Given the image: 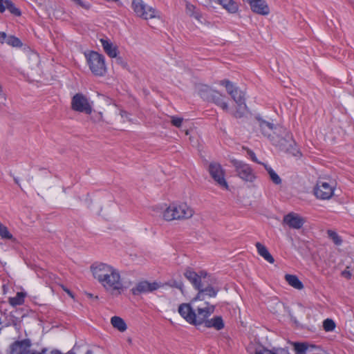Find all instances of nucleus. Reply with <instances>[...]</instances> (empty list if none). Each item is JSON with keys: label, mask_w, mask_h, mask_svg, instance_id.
Listing matches in <instances>:
<instances>
[{"label": "nucleus", "mask_w": 354, "mask_h": 354, "mask_svg": "<svg viewBox=\"0 0 354 354\" xmlns=\"http://www.w3.org/2000/svg\"><path fill=\"white\" fill-rule=\"evenodd\" d=\"M93 277L101 284L106 291L111 294H121L124 290L123 279L116 268L104 263L91 266Z\"/></svg>", "instance_id": "nucleus-1"}, {"label": "nucleus", "mask_w": 354, "mask_h": 354, "mask_svg": "<svg viewBox=\"0 0 354 354\" xmlns=\"http://www.w3.org/2000/svg\"><path fill=\"white\" fill-rule=\"evenodd\" d=\"M179 314L189 324L194 326L203 324L215 310V306L206 301L192 299L189 304L178 306Z\"/></svg>", "instance_id": "nucleus-2"}, {"label": "nucleus", "mask_w": 354, "mask_h": 354, "mask_svg": "<svg viewBox=\"0 0 354 354\" xmlns=\"http://www.w3.org/2000/svg\"><path fill=\"white\" fill-rule=\"evenodd\" d=\"M194 214V209L186 203H173L162 212V218L167 221L187 220Z\"/></svg>", "instance_id": "nucleus-3"}, {"label": "nucleus", "mask_w": 354, "mask_h": 354, "mask_svg": "<svg viewBox=\"0 0 354 354\" xmlns=\"http://www.w3.org/2000/svg\"><path fill=\"white\" fill-rule=\"evenodd\" d=\"M87 64L90 70L97 76H102L105 74L106 67L104 62V57L95 51H91L86 55Z\"/></svg>", "instance_id": "nucleus-4"}, {"label": "nucleus", "mask_w": 354, "mask_h": 354, "mask_svg": "<svg viewBox=\"0 0 354 354\" xmlns=\"http://www.w3.org/2000/svg\"><path fill=\"white\" fill-rule=\"evenodd\" d=\"M131 7L136 15L143 19L160 18L159 12L147 5L142 0H132Z\"/></svg>", "instance_id": "nucleus-5"}, {"label": "nucleus", "mask_w": 354, "mask_h": 354, "mask_svg": "<svg viewBox=\"0 0 354 354\" xmlns=\"http://www.w3.org/2000/svg\"><path fill=\"white\" fill-rule=\"evenodd\" d=\"M231 163L235 168L237 176L245 182L252 183L257 178V176L252 167L247 163L233 159Z\"/></svg>", "instance_id": "nucleus-6"}, {"label": "nucleus", "mask_w": 354, "mask_h": 354, "mask_svg": "<svg viewBox=\"0 0 354 354\" xmlns=\"http://www.w3.org/2000/svg\"><path fill=\"white\" fill-rule=\"evenodd\" d=\"M283 134L284 136L281 137L279 140L273 138V144L279 147L281 150L286 151L294 156H300L301 153L296 147L291 134L286 131H283Z\"/></svg>", "instance_id": "nucleus-7"}, {"label": "nucleus", "mask_w": 354, "mask_h": 354, "mask_svg": "<svg viewBox=\"0 0 354 354\" xmlns=\"http://www.w3.org/2000/svg\"><path fill=\"white\" fill-rule=\"evenodd\" d=\"M93 102H91L82 93H76L71 100V109L73 111L91 114L92 113Z\"/></svg>", "instance_id": "nucleus-8"}, {"label": "nucleus", "mask_w": 354, "mask_h": 354, "mask_svg": "<svg viewBox=\"0 0 354 354\" xmlns=\"http://www.w3.org/2000/svg\"><path fill=\"white\" fill-rule=\"evenodd\" d=\"M209 172L217 185L222 188L228 189V185L225 178L224 170L219 163L211 162L209 165Z\"/></svg>", "instance_id": "nucleus-9"}, {"label": "nucleus", "mask_w": 354, "mask_h": 354, "mask_svg": "<svg viewBox=\"0 0 354 354\" xmlns=\"http://www.w3.org/2000/svg\"><path fill=\"white\" fill-rule=\"evenodd\" d=\"M315 196L321 200H328L334 194V186L327 182L318 180L314 187Z\"/></svg>", "instance_id": "nucleus-10"}, {"label": "nucleus", "mask_w": 354, "mask_h": 354, "mask_svg": "<svg viewBox=\"0 0 354 354\" xmlns=\"http://www.w3.org/2000/svg\"><path fill=\"white\" fill-rule=\"evenodd\" d=\"M209 277L210 276L207 275L205 279H203V281L201 283V287L196 288L198 292L194 299L200 301H205V296H208L209 297H215L216 296L218 289L214 288L209 283Z\"/></svg>", "instance_id": "nucleus-11"}, {"label": "nucleus", "mask_w": 354, "mask_h": 354, "mask_svg": "<svg viewBox=\"0 0 354 354\" xmlns=\"http://www.w3.org/2000/svg\"><path fill=\"white\" fill-rule=\"evenodd\" d=\"M230 95L238 106L237 110L234 113V117L242 118L244 115L245 110L246 109L244 93L237 88L234 90L233 93L230 94Z\"/></svg>", "instance_id": "nucleus-12"}, {"label": "nucleus", "mask_w": 354, "mask_h": 354, "mask_svg": "<svg viewBox=\"0 0 354 354\" xmlns=\"http://www.w3.org/2000/svg\"><path fill=\"white\" fill-rule=\"evenodd\" d=\"M305 222L306 220L304 217L295 212H290L285 215L283 218V224L295 230L301 229Z\"/></svg>", "instance_id": "nucleus-13"}, {"label": "nucleus", "mask_w": 354, "mask_h": 354, "mask_svg": "<svg viewBox=\"0 0 354 354\" xmlns=\"http://www.w3.org/2000/svg\"><path fill=\"white\" fill-rule=\"evenodd\" d=\"M184 275L196 289L201 287V283L203 282V279H205L207 277V274L205 272L201 271L200 274H198L190 269L186 270Z\"/></svg>", "instance_id": "nucleus-14"}, {"label": "nucleus", "mask_w": 354, "mask_h": 354, "mask_svg": "<svg viewBox=\"0 0 354 354\" xmlns=\"http://www.w3.org/2000/svg\"><path fill=\"white\" fill-rule=\"evenodd\" d=\"M250 6L252 12L261 15H268L270 13L268 5L264 0H245Z\"/></svg>", "instance_id": "nucleus-15"}, {"label": "nucleus", "mask_w": 354, "mask_h": 354, "mask_svg": "<svg viewBox=\"0 0 354 354\" xmlns=\"http://www.w3.org/2000/svg\"><path fill=\"white\" fill-rule=\"evenodd\" d=\"M159 286L156 282L149 283L147 281H141L131 289V292L133 295H138L142 293L152 292L157 290Z\"/></svg>", "instance_id": "nucleus-16"}, {"label": "nucleus", "mask_w": 354, "mask_h": 354, "mask_svg": "<svg viewBox=\"0 0 354 354\" xmlns=\"http://www.w3.org/2000/svg\"><path fill=\"white\" fill-rule=\"evenodd\" d=\"M30 346L29 339L17 341L11 346L10 354H27Z\"/></svg>", "instance_id": "nucleus-17"}, {"label": "nucleus", "mask_w": 354, "mask_h": 354, "mask_svg": "<svg viewBox=\"0 0 354 354\" xmlns=\"http://www.w3.org/2000/svg\"><path fill=\"white\" fill-rule=\"evenodd\" d=\"M100 43L103 47L104 52L110 57H116L118 55V48L116 46L113 45L109 40L105 39H101Z\"/></svg>", "instance_id": "nucleus-18"}, {"label": "nucleus", "mask_w": 354, "mask_h": 354, "mask_svg": "<svg viewBox=\"0 0 354 354\" xmlns=\"http://www.w3.org/2000/svg\"><path fill=\"white\" fill-rule=\"evenodd\" d=\"M203 324L207 328H214L217 330L223 329L225 326L223 319L221 316H215L212 319H207Z\"/></svg>", "instance_id": "nucleus-19"}, {"label": "nucleus", "mask_w": 354, "mask_h": 354, "mask_svg": "<svg viewBox=\"0 0 354 354\" xmlns=\"http://www.w3.org/2000/svg\"><path fill=\"white\" fill-rule=\"evenodd\" d=\"M230 13H236L239 10L238 4L233 0H214Z\"/></svg>", "instance_id": "nucleus-20"}, {"label": "nucleus", "mask_w": 354, "mask_h": 354, "mask_svg": "<svg viewBox=\"0 0 354 354\" xmlns=\"http://www.w3.org/2000/svg\"><path fill=\"white\" fill-rule=\"evenodd\" d=\"M255 245L257 249V252L261 257L270 263H273L274 262L273 257L270 254L265 245L259 242H257Z\"/></svg>", "instance_id": "nucleus-21"}, {"label": "nucleus", "mask_w": 354, "mask_h": 354, "mask_svg": "<svg viewBox=\"0 0 354 354\" xmlns=\"http://www.w3.org/2000/svg\"><path fill=\"white\" fill-rule=\"evenodd\" d=\"M225 97L218 91H215L212 97H211L210 102H214L217 106H220L225 111L228 110V104L224 100Z\"/></svg>", "instance_id": "nucleus-22"}, {"label": "nucleus", "mask_w": 354, "mask_h": 354, "mask_svg": "<svg viewBox=\"0 0 354 354\" xmlns=\"http://www.w3.org/2000/svg\"><path fill=\"white\" fill-rule=\"evenodd\" d=\"M215 90H213L207 85H201L198 87L199 95L205 100L210 101Z\"/></svg>", "instance_id": "nucleus-23"}, {"label": "nucleus", "mask_w": 354, "mask_h": 354, "mask_svg": "<svg viewBox=\"0 0 354 354\" xmlns=\"http://www.w3.org/2000/svg\"><path fill=\"white\" fill-rule=\"evenodd\" d=\"M260 127L262 131V133L270 138L272 141L273 138L277 140H279L282 136H277L276 137L271 135V131L273 130V124L268 122H261L260 124Z\"/></svg>", "instance_id": "nucleus-24"}, {"label": "nucleus", "mask_w": 354, "mask_h": 354, "mask_svg": "<svg viewBox=\"0 0 354 354\" xmlns=\"http://www.w3.org/2000/svg\"><path fill=\"white\" fill-rule=\"evenodd\" d=\"M111 324L113 328L118 330L120 332H124L127 328L124 320L120 317L114 316L111 317Z\"/></svg>", "instance_id": "nucleus-25"}, {"label": "nucleus", "mask_w": 354, "mask_h": 354, "mask_svg": "<svg viewBox=\"0 0 354 354\" xmlns=\"http://www.w3.org/2000/svg\"><path fill=\"white\" fill-rule=\"evenodd\" d=\"M285 279L288 283L295 289H303L304 285L296 275L286 274Z\"/></svg>", "instance_id": "nucleus-26"}, {"label": "nucleus", "mask_w": 354, "mask_h": 354, "mask_svg": "<svg viewBox=\"0 0 354 354\" xmlns=\"http://www.w3.org/2000/svg\"><path fill=\"white\" fill-rule=\"evenodd\" d=\"M266 170L267 171L268 174H269L270 180L275 184V185H280L281 183V178L279 177V176L270 167L269 165L266 164H263Z\"/></svg>", "instance_id": "nucleus-27"}, {"label": "nucleus", "mask_w": 354, "mask_h": 354, "mask_svg": "<svg viewBox=\"0 0 354 354\" xmlns=\"http://www.w3.org/2000/svg\"><path fill=\"white\" fill-rule=\"evenodd\" d=\"M25 294L24 292H17L14 297L9 298V303L13 306L21 305L24 301Z\"/></svg>", "instance_id": "nucleus-28"}, {"label": "nucleus", "mask_w": 354, "mask_h": 354, "mask_svg": "<svg viewBox=\"0 0 354 354\" xmlns=\"http://www.w3.org/2000/svg\"><path fill=\"white\" fill-rule=\"evenodd\" d=\"M3 5L12 15L15 16H21V12L17 8L15 4L10 0H4Z\"/></svg>", "instance_id": "nucleus-29"}, {"label": "nucleus", "mask_w": 354, "mask_h": 354, "mask_svg": "<svg viewBox=\"0 0 354 354\" xmlns=\"http://www.w3.org/2000/svg\"><path fill=\"white\" fill-rule=\"evenodd\" d=\"M0 236L4 239L15 240L8 227L0 223Z\"/></svg>", "instance_id": "nucleus-30"}, {"label": "nucleus", "mask_w": 354, "mask_h": 354, "mask_svg": "<svg viewBox=\"0 0 354 354\" xmlns=\"http://www.w3.org/2000/svg\"><path fill=\"white\" fill-rule=\"evenodd\" d=\"M247 351L250 354H277L276 351L274 352L268 349H257L253 346H248Z\"/></svg>", "instance_id": "nucleus-31"}, {"label": "nucleus", "mask_w": 354, "mask_h": 354, "mask_svg": "<svg viewBox=\"0 0 354 354\" xmlns=\"http://www.w3.org/2000/svg\"><path fill=\"white\" fill-rule=\"evenodd\" d=\"M327 234L328 237L333 241L336 245H340L342 243V238L337 234V232L333 230H328Z\"/></svg>", "instance_id": "nucleus-32"}, {"label": "nucleus", "mask_w": 354, "mask_h": 354, "mask_svg": "<svg viewBox=\"0 0 354 354\" xmlns=\"http://www.w3.org/2000/svg\"><path fill=\"white\" fill-rule=\"evenodd\" d=\"M221 85L225 87L226 88V91L227 92V93L230 95L231 93H233L234 90H235L236 88H237L236 86H235L232 82H231L230 80H223L221 81H220V83H219Z\"/></svg>", "instance_id": "nucleus-33"}, {"label": "nucleus", "mask_w": 354, "mask_h": 354, "mask_svg": "<svg viewBox=\"0 0 354 354\" xmlns=\"http://www.w3.org/2000/svg\"><path fill=\"white\" fill-rule=\"evenodd\" d=\"M6 43L13 47H21L22 46V43L20 39L13 35H10L6 39Z\"/></svg>", "instance_id": "nucleus-34"}, {"label": "nucleus", "mask_w": 354, "mask_h": 354, "mask_svg": "<svg viewBox=\"0 0 354 354\" xmlns=\"http://www.w3.org/2000/svg\"><path fill=\"white\" fill-rule=\"evenodd\" d=\"M323 327L326 331H332L335 328V324L333 320L326 319L323 322Z\"/></svg>", "instance_id": "nucleus-35"}, {"label": "nucleus", "mask_w": 354, "mask_h": 354, "mask_svg": "<svg viewBox=\"0 0 354 354\" xmlns=\"http://www.w3.org/2000/svg\"><path fill=\"white\" fill-rule=\"evenodd\" d=\"M183 119L182 118H177V117H171V124L176 127H180L183 123Z\"/></svg>", "instance_id": "nucleus-36"}, {"label": "nucleus", "mask_w": 354, "mask_h": 354, "mask_svg": "<svg viewBox=\"0 0 354 354\" xmlns=\"http://www.w3.org/2000/svg\"><path fill=\"white\" fill-rule=\"evenodd\" d=\"M247 153H248V155L250 157V158L252 159V161H254V162H255L257 163H259V164H261V162H259L257 160L255 153L252 150L248 149ZM263 164V163H262V165Z\"/></svg>", "instance_id": "nucleus-37"}, {"label": "nucleus", "mask_w": 354, "mask_h": 354, "mask_svg": "<svg viewBox=\"0 0 354 354\" xmlns=\"http://www.w3.org/2000/svg\"><path fill=\"white\" fill-rule=\"evenodd\" d=\"M349 267L347 266L346 268L342 272V275L347 279H350L352 276V274L348 270Z\"/></svg>", "instance_id": "nucleus-38"}, {"label": "nucleus", "mask_w": 354, "mask_h": 354, "mask_svg": "<svg viewBox=\"0 0 354 354\" xmlns=\"http://www.w3.org/2000/svg\"><path fill=\"white\" fill-rule=\"evenodd\" d=\"M8 37L5 32H0V43L3 44L5 41L6 42Z\"/></svg>", "instance_id": "nucleus-39"}, {"label": "nucleus", "mask_w": 354, "mask_h": 354, "mask_svg": "<svg viewBox=\"0 0 354 354\" xmlns=\"http://www.w3.org/2000/svg\"><path fill=\"white\" fill-rule=\"evenodd\" d=\"M276 353L277 354H290L288 349L286 348H277Z\"/></svg>", "instance_id": "nucleus-40"}, {"label": "nucleus", "mask_w": 354, "mask_h": 354, "mask_svg": "<svg viewBox=\"0 0 354 354\" xmlns=\"http://www.w3.org/2000/svg\"><path fill=\"white\" fill-rule=\"evenodd\" d=\"M173 286H175L176 288L180 289L181 292H183V284L181 282H174Z\"/></svg>", "instance_id": "nucleus-41"}, {"label": "nucleus", "mask_w": 354, "mask_h": 354, "mask_svg": "<svg viewBox=\"0 0 354 354\" xmlns=\"http://www.w3.org/2000/svg\"><path fill=\"white\" fill-rule=\"evenodd\" d=\"M3 0H0V12H3L6 10V7L3 5Z\"/></svg>", "instance_id": "nucleus-42"}, {"label": "nucleus", "mask_w": 354, "mask_h": 354, "mask_svg": "<svg viewBox=\"0 0 354 354\" xmlns=\"http://www.w3.org/2000/svg\"><path fill=\"white\" fill-rule=\"evenodd\" d=\"M102 120V113L101 112H99L96 114V118L95 119V121H101Z\"/></svg>", "instance_id": "nucleus-43"}, {"label": "nucleus", "mask_w": 354, "mask_h": 354, "mask_svg": "<svg viewBox=\"0 0 354 354\" xmlns=\"http://www.w3.org/2000/svg\"><path fill=\"white\" fill-rule=\"evenodd\" d=\"M50 354H62V353L57 350H53L50 352ZM66 354H75V353H72V352H68Z\"/></svg>", "instance_id": "nucleus-44"}, {"label": "nucleus", "mask_w": 354, "mask_h": 354, "mask_svg": "<svg viewBox=\"0 0 354 354\" xmlns=\"http://www.w3.org/2000/svg\"><path fill=\"white\" fill-rule=\"evenodd\" d=\"M46 351V349H43L41 353H37V352H31L30 350L28 351L27 354H44V353Z\"/></svg>", "instance_id": "nucleus-45"}, {"label": "nucleus", "mask_w": 354, "mask_h": 354, "mask_svg": "<svg viewBox=\"0 0 354 354\" xmlns=\"http://www.w3.org/2000/svg\"><path fill=\"white\" fill-rule=\"evenodd\" d=\"M194 17L196 19H197L198 20H200V17H201V16H200L199 13L196 12V13L194 15Z\"/></svg>", "instance_id": "nucleus-46"}, {"label": "nucleus", "mask_w": 354, "mask_h": 354, "mask_svg": "<svg viewBox=\"0 0 354 354\" xmlns=\"http://www.w3.org/2000/svg\"><path fill=\"white\" fill-rule=\"evenodd\" d=\"M14 181L15 183H17L18 185H20L19 179L17 178H14Z\"/></svg>", "instance_id": "nucleus-47"}, {"label": "nucleus", "mask_w": 354, "mask_h": 354, "mask_svg": "<svg viewBox=\"0 0 354 354\" xmlns=\"http://www.w3.org/2000/svg\"><path fill=\"white\" fill-rule=\"evenodd\" d=\"M64 290L71 296V297H73V295L72 293L71 292V291L68 289H64Z\"/></svg>", "instance_id": "nucleus-48"}, {"label": "nucleus", "mask_w": 354, "mask_h": 354, "mask_svg": "<svg viewBox=\"0 0 354 354\" xmlns=\"http://www.w3.org/2000/svg\"><path fill=\"white\" fill-rule=\"evenodd\" d=\"M187 8H188L189 10H192V8L194 9V6H192V5H187Z\"/></svg>", "instance_id": "nucleus-49"}, {"label": "nucleus", "mask_w": 354, "mask_h": 354, "mask_svg": "<svg viewBox=\"0 0 354 354\" xmlns=\"http://www.w3.org/2000/svg\"><path fill=\"white\" fill-rule=\"evenodd\" d=\"M120 114H121L122 117H123L124 115L127 114V113L125 111H121Z\"/></svg>", "instance_id": "nucleus-50"}, {"label": "nucleus", "mask_w": 354, "mask_h": 354, "mask_svg": "<svg viewBox=\"0 0 354 354\" xmlns=\"http://www.w3.org/2000/svg\"><path fill=\"white\" fill-rule=\"evenodd\" d=\"M86 354H93V352L90 350L87 351Z\"/></svg>", "instance_id": "nucleus-51"}, {"label": "nucleus", "mask_w": 354, "mask_h": 354, "mask_svg": "<svg viewBox=\"0 0 354 354\" xmlns=\"http://www.w3.org/2000/svg\"><path fill=\"white\" fill-rule=\"evenodd\" d=\"M209 1L210 2H212V1H214V0H209Z\"/></svg>", "instance_id": "nucleus-52"}]
</instances>
